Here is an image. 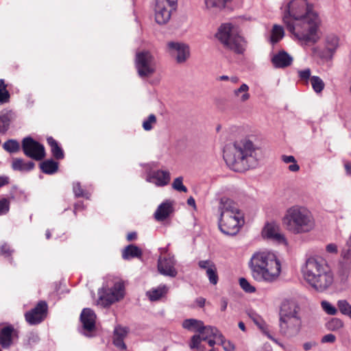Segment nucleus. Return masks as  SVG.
Segmentation results:
<instances>
[{"mask_svg": "<svg viewBox=\"0 0 351 351\" xmlns=\"http://www.w3.org/2000/svg\"><path fill=\"white\" fill-rule=\"evenodd\" d=\"M249 90V86L245 83H243L239 88L233 90L232 97L238 102L245 103L250 98Z\"/></svg>", "mask_w": 351, "mask_h": 351, "instance_id": "5701e85b", "label": "nucleus"}, {"mask_svg": "<svg viewBox=\"0 0 351 351\" xmlns=\"http://www.w3.org/2000/svg\"><path fill=\"white\" fill-rule=\"evenodd\" d=\"M311 84L313 90L317 93H320L325 87L324 81L318 76H312Z\"/></svg>", "mask_w": 351, "mask_h": 351, "instance_id": "c9c22d12", "label": "nucleus"}, {"mask_svg": "<svg viewBox=\"0 0 351 351\" xmlns=\"http://www.w3.org/2000/svg\"><path fill=\"white\" fill-rule=\"evenodd\" d=\"M302 326L300 316V307L293 300L285 301L280 308V332L287 338L297 336Z\"/></svg>", "mask_w": 351, "mask_h": 351, "instance_id": "0eeeda50", "label": "nucleus"}, {"mask_svg": "<svg viewBox=\"0 0 351 351\" xmlns=\"http://www.w3.org/2000/svg\"><path fill=\"white\" fill-rule=\"evenodd\" d=\"M288 169L291 172H297L300 170V166L298 165L297 161H295L294 163H291Z\"/></svg>", "mask_w": 351, "mask_h": 351, "instance_id": "13d9d810", "label": "nucleus"}, {"mask_svg": "<svg viewBox=\"0 0 351 351\" xmlns=\"http://www.w3.org/2000/svg\"><path fill=\"white\" fill-rule=\"evenodd\" d=\"M298 77L300 81L303 82V84L307 85L308 82H311V71L309 68H306L302 70H299L298 71Z\"/></svg>", "mask_w": 351, "mask_h": 351, "instance_id": "58836bf2", "label": "nucleus"}, {"mask_svg": "<svg viewBox=\"0 0 351 351\" xmlns=\"http://www.w3.org/2000/svg\"><path fill=\"white\" fill-rule=\"evenodd\" d=\"M326 251L330 254H337L338 252V247L335 243H329L326 246Z\"/></svg>", "mask_w": 351, "mask_h": 351, "instance_id": "603ef678", "label": "nucleus"}, {"mask_svg": "<svg viewBox=\"0 0 351 351\" xmlns=\"http://www.w3.org/2000/svg\"><path fill=\"white\" fill-rule=\"evenodd\" d=\"M128 334V329L124 327L118 326L114 329V337L124 339Z\"/></svg>", "mask_w": 351, "mask_h": 351, "instance_id": "09e8293b", "label": "nucleus"}, {"mask_svg": "<svg viewBox=\"0 0 351 351\" xmlns=\"http://www.w3.org/2000/svg\"><path fill=\"white\" fill-rule=\"evenodd\" d=\"M3 147L7 152L10 153L16 152L20 149L19 143L16 141L12 139L5 142Z\"/></svg>", "mask_w": 351, "mask_h": 351, "instance_id": "4c0bfd02", "label": "nucleus"}, {"mask_svg": "<svg viewBox=\"0 0 351 351\" xmlns=\"http://www.w3.org/2000/svg\"><path fill=\"white\" fill-rule=\"evenodd\" d=\"M83 326V333L87 337L93 336L95 330L96 315L90 308H84L80 315Z\"/></svg>", "mask_w": 351, "mask_h": 351, "instance_id": "f3484780", "label": "nucleus"}, {"mask_svg": "<svg viewBox=\"0 0 351 351\" xmlns=\"http://www.w3.org/2000/svg\"><path fill=\"white\" fill-rule=\"evenodd\" d=\"M339 265L351 267V250L343 247L341 254Z\"/></svg>", "mask_w": 351, "mask_h": 351, "instance_id": "72a5a7b5", "label": "nucleus"}, {"mask_svg": "<svg viewBox=\"0 0 351 351\" xmlns=\"http://www.w3.org/2000/svg\"><path fill=\"white\" fill-rule=\"evenodd\" d=\"M282 9V21L294 40L303 47L320 40L322 19L308 0H290Z\"/></svg>", "mask_w": 351, "mask_h": 351, "instance_id": "f257e3e1", "label": "nucleus"}, {"mask_svg": "<svg viewBox=\"0 0 351 351\" xmlns=\"http://www.w3.org/2000/svg\"><path fill=\"white\" fill-rule=\"evenodd\" d=\"M210 337L221 339V335L217 328L203 324V328H201L199 333L192 337L190 343L191 348L201 350V342L207 340Z\"/></svg>", "mask_w": 351, "mask_h": 351, "instance_id": "4468645a", "label": "nucleus"}, {"mask_svg": "<svg viewBox=\"0 0 351 351\" xmlns=\"http://www.w3.org/2000/svg\"><path fill=\"white\" fill-rule=\"evenodd\" d=\"M251 276L259 282L274 283L281 276L282 263L273 251L260 250L254 252L249 262Z\"/></svg>", "mask_w": 351, "mask_h": 351, "instance_id": "7ed1b4c3", "label": "nucleus"}, {"mask_svg": "<svg viewBox=\"0 0 351 351\" xmlns=\"http://www.w3.org/2000/svg\"><path fill=\"white\" fill-rule=\"evenodd\" d=\"M172 187L173 189L178 191H181L184 193L187 192L186 187L183 184V178L178 177L174 179L172 183Z\"/></svg>", "mask_w": 351, "mask_h": 351, "instance_id": "37998d69", "label": "nucleus"}, {"mask_svg": "<svg viewBox=\"0 0 351 351\" xmlns=\"http://www.w3.org/2000/svg\"><path fill=\"white\" fill-rule=\"evenodd\" d=\"M172 212V204L170 201L167 200L158 206L154 213V217L158 221H163L167 219Z\"/></svg>", "mask_w": 351, "mask_h": 351, "instance_id": "4be33fe9", "label": "nucleus"}, {"mask_svg": "<svg viewBox=\"0 0 351 351\" xmlns=\"http://www.w3.org/2000/svg\"><path fill=\"white\" fill-rule=\"evenodd\" d=\"M9 202L5 199L0 200V215L7 213L9 210Z\"/></svg>", "mask_w": 351, "mask_h": 351, "instance_id": "8fccbe9b", "label": "nucleus"}, {"mask_svg": "<svg viewBox=\"0 0 351 351\" xmlns=\"http://www.w3.org/2000/svg\"><path fill=\"white\" fill-rule=\"evenodd\" d=\"M350 269L351 267L340 265L337 273V278L341 282L346 283L348 281Z\"/></svg>", "mask_w": 351, "mask_h": 351, "instance_id": "e433bc0d", "label": "nucleus"}, {"mask_svg": "<svg viewBox=\"0 0 351 351\" xmlns=\"http://www.w3.org/2000/svg\"><path fill=\"white\" fill-rule=\"evenodd\" d=\"M198 266L200 269L206 271V274L208 271L215 269L216 267L215 264L211 260H202L198 262Z\"/></svg>", "mask_w": 351, "mask_h": 351, "instance_id": "c03bdc74", "label": "nucleus"}, {"mask_svg": "<svg viewBox=\"0 0 351 351\" xmlns=\"http://www.w3.org/2000/svg\"><path fill=\"white\" fill-rule=\"evenodd\" d=\"M196 303L199 306L202 307L206 303V299L204 298H198L196 300Z\"/></svg>", "mask_w": 351, "mask_h": 351, "instance_id": "e2e57ef3", "label": "nucleus"}, {"mask_svg": "<svg viewBox=\"0 0 351 351\" xmlns=\"http://www.w3.org/2000/svg\"><path fill=\"white\" fill-rule=\"evenodd\" d=\"M336 341V337L333 334H327L322 338V343H334Z\"/></svg>", "mask_w": 351, "mask_h": 351, "instance_id": "6e6d98bb", "label": "nucleus"}, {"mask_svg": "<svg viewBox=\"0 0 351 351\" xmlns=\"http://www.w3.org/2000/svg\"><path fill=\"white\" fill-rule=\"evenodd\" d=\"M218 210L220 214L219 228L226 235L237 234L244 224L243 214L237 204L228 197L220 199Z\"/></svg>", "mask_w": 351, "mask_h": 351, "instance_id": "423d86ee", "label": "nucleus"}, {"mask_svg": "<svg viewBox=\"0 0 351 351\" xmlns=\"http://www.w3.org/2000/svg\"><path fill=\"white\" fill-rule=\"evenodd\" d=\"M261 149L245 138L227 144L223 148L226 164L235 171H243L258 165Z\"/></svg>", "mask_w": 351, "mask_h": 351, "instance_id": "f03ea898", "label": "nucleus"}, {"mask_svg": "<svg viewBox=\"0 0 351 351\" xmlns=\"http://www.w3.org/2000/svg\"><path fill=\"white\" fill-rule=\"evenodd\" d=\"M187 204L191 206H193V208H196V205H195V201L193 197H190L188 199H187Z\"/></svg>", "mask_w": 351, "mask_h": 351, "instance_id": "69168bd1", "label": "nucleus"}, {"mask_svg": "<svg viewBox=\"0 0 351 351\" xmlns=\"http://www.w3.org/2000/svg\"><path fill=\"white\" fill-rule=\"evenodd\" d=\"M8 182V178L7 177H0V187L5 185Z\"/></svg>", "mask_w": 351, "mask_h": 351, "instance_id": "338daca9", "label": "nucleus"}, {"mask_svg": "<svg viewBox=\"0 0 351 351\" xmlns=\"http://www.w3.org/2000/svg\"><path fill=\"white\" fill-rule=\"evenodd\" d=\"M281 160L286 164L294 163L296 161L295 158L293 156L282 155Z\"/></svg>", "mask_w": 351, "mask_h": 351, "instance_id": "4d7b16f0", "label": "nucleus"}, {"mask_svg": "<svg viewBox=\"0 0 351 351\" xmlns=\"http://www.w3.org/2000/svg\"><path fill=\"white\" fill-rule=\"evenodd\" d=\"M330 328L332 330H337L343 327V324L341 320L339 319H332L331 322L329 323Z\"/></svg>", "mask_w": 351, "mask_h": 351, "instance_id": "3c124183", "label": "nucleus"}, {"mask_svg": "<svg viewBox=\"0 0 351 351\" xmlns=\"http://www.w3.org/2000/svg\"><path fill=\"white\" fill-rule=\"evenodd\" d=\"M156 123V118L155 115L150 114L148 118L145 120L143 123V128L145 130H151L153 128V125Z\"/></svg>", "mask_w": 351, "mask_h": 351, "instance_id": "a18cd8bd", "label": "nucleus"}, {"mask_svg": "<svg viewBox=\"0 0 351 351\" xmlns=\"http://www.w3.org/2000/svg\"><path fill=\"white\" fill-rule=\"evenodd\" d=\"M136 237V234L135 232L129 233L127 236L128 240L131 241L134 239Z\"/></svg>", "mask_w": 351, "mask_h": 351, "instance_id": "774afa93", "label": "nucleus"}, {"mask_svg": "<svg viewBox=\"0 0 351 351\" xmlns=\"http://www.w3.org/2000/svg\"><path fill=\"white\" fill-rule=\"evenodd\" d=\"M206 276L210 284L213 285L217 284L219 278L217 274V267H215V269H210V271H208V272L206 273Z\"/></svg>", "mask_w": 351, "mask_h": 351, "instance_id": "49530a36", "label": "nucleus"}, {"mask_svg": "<svg viewBox=\"0 0 351 351\" xmlns=\"http://www.w3.org/2000/svg\"><path fill=\"white\" fill-rule=\"evenodd\" d=\"M22 147L25 154L35 160H40L45 155L44 147L30 137L23 140Z\"/></svg>", "mask_w": 351, "mask_h": 351, "instance_id": "2eb2a0df", "label": "nucleus"}, {"mask_svg": "<svg viewBox=\"0 0 351 351\" xmlns=\"http://www.w3.org/2000/svg\"><path fill=\"white\" fill-rule=\"evenodd\" d=\"M281 221L285 230L293 235L308 234L317 228L312 210L302 204H293L286 208Z\"/></svg>", "mask_w": 351, "mask_h": 351, "instance_id": "20e7f679", "label": "nucleus"}, {"mask_svg": "<svg viewBox=\"0 0 351 351\" xmlns=\"http://www.w3.org/2000/svg\"><path fill=\"white\" fill-rule=\"evenodd\" d=\"M136 67L141 77L151 76L156 71V62L148 51L139 52L136 56Z\"/></svg>", "mask_w": 351, "mask_h": 351, "instance_id": "f8f14e48", "label": "nucleus"}, {"mask_svg": "<svg viewBox=\"0 0 351 351\" xmlns=\"http://www.w3.org/2000/svg\"><path fill=\"white\" fill-rule=\"evenodd\" d=\"M169 291V287L165 285H161L147 291L146 295L150 301H157L166 296Z\"/></svg>", "mask_w": 351, "mask_h": 351, "instance_id": "b1692460", "label": "nucleus"}, {"mask_svg": "<svg viewBox=\"0 0 351 351\" xmlns=\"http://www.w3.org/2000/svg\"><path fill=\"white\" fill-rule=\"evenodd\" d=\"M337 305L343 315L351 319V304L347 300H340L337 302Z\"/></svg>", "mask_w": 351, "mask_h": 351, "instance_id": "f704fd0d", "label": "nucleus"}, {"mask_svg": "<svg viewBox=\"0 0 351 351\" xmlns=\"http://www.w3.org/2000/svg\"><path fill=\"white\" fill-rule=\"evenodd\" d=\"M47 305L45 302L40 301L34 308L25 313V319L30 324H37L46 317Z\"/></svg>", "mask_w": 351, "mask_h": 351, "instance_id": "a211bd4d", "label": "nucleus"}, {"mask_svg": "<svg viewBox=\"0 0 351 351\" xmlns=\"http://www.w3.org/2000/svg\"><path fill=\"white\" fill-rule=\"evenodd\" d=\"M263 239L271 240L279 244L287 245V240L284 234L280 232V227L276 223H267L261 231Z\"/></svg>", "mask_w": 351, "mask_h": 351, "instance_id": "dca6fc26", "label": "nucleus"}, {"mask_svg": "<svg viewBox=\"0 0 351 351\" xmlns=\"http://www.w3.org/2000/svg\"><path fill=\"white\" fill-rule=\"evenodd\" d=\"M271 62L275 68L283 69L291 65L293 57L285 51H280L271 57Z\"/></svg>", "mask_w": 351, "mask_h": 351, "instance_id": "412c9836", "label": "nucleus"}, {"mask_svg": "<svg viewBox=\"0 0 351 351\" xmlns=\"http://www.w3.org/2000/svg\"><path fill=\"white\" fill-rule=\"evenodd\" d=\"M123 339L122 338H118L116 337H114V344L119 349L125 350L126 348V346L123 342Z\"/></svg>", "mask_w": 351, "mask_h": 351, "instance_id": "864d4df0", "label": "nucleus"}, {"mask_svg": "<svg viewBox=\"0 0 351 351\" xmlns=\"http://www.w3.org/2000/svg\"><path fill=\"white\" fill-rule=\"evenodd\" d=\"M58 163L52 160H46L41 163L42 171L48 174H52L58 170Z\"/></svg>", "mask_w": 351, "mask_h": 351, "instance_id": "473e14b6", "label": "nucleus"}, {"mask_svg": "<svg viewBox=\"0 0 351 351\" xmlns=\"http://www.w3.org/2000/svg\"><path fill=\"white\" fill-rule=\"evenodd\" d=\"M239 285L241 289L246 293H252L256 291L255 287L251 285L250 282L244 278L239 279Z\"/></svg>", "mask_w": 351, "mask_h": 351, "instance_id": "79ce46f5", "label": "nucleus"}, {"mask_svg": "<svg viewBox=\"0 0 351 351\" xmlns=\"http://www.w3.org/2000/svg\"><path fill=\"white\" fill-rule=\"evenodd\" d=\"M12 167L14 170L27 171L34 168V163L33 162H25L22 159L15 158L12 161Z\"/></svg>", "mask_w": 351, "mask_h": 351, "instance_id": "c85d7f7f", "label": "nucleus"}, {"mask_svg": "<svg viewBox=\"0 0 351 351\" xmlns=\"http://www.w3.org/2000/svg\"><path fill=\"white\" fill-rule=\"evenodd\" d=\"M218 340L219 341H222V337H221V339H219V338H214V337H210L208 338L207 340H206L208 345L210 346V347H213L214 345L216 343V341Z\"/></svg>", "mask_w": 351, "mask_h": 351, "instance_id": "052dcab7", "label": "nucleus"}, {"mask_svg": "<svg viewBox=\"0 0 351 351\" xmlns=\"http://www.w3.org/2000/svg\"><path fill=\"white\" fill-rule=\"evenodd\" d=\"M1 254L5 256H9L11 254L10 247L7 245H3L1 248Z\"/></svg>", "mask_w": 351, "mask_h": 351, "instance_id": "bf43d9fd", "label": "nucleus"}, {"mask_svg": "<svg viewBox=\"0 0 351 351\" xmlns=\"http://www.w3.org/2000/svg\"><path fill=\"white\" fill-rule=\"evenodd\" d=\"M178 0H155L154 18L159 25L167 24L172 12L176 9Z\"/></svg>", "mask_w": 351, "mask_h": 351, "instance_id": "9d476101", "label": "nucleus"}, {"mask_svg": "<svg viewBox=\"0 0 351 351\" xmlns=\"http://www.w3.org/2000/svg\"><path fill=\"white\" fill-rule=\"evenodd\" d=\"M313 346H315V343L313 342H306L303 344V348L305 350H309Z\"/></svg>", "mask_w": 351, "mask_h": 351, "instance_id": "0e129e2a", "label": "nucleus"}, {"mask_svg": "<svg viewBox=\"0 0 351 351\" xmlns=\"http://www.w3.org/2000/svg\"><path fill=\"white\" fill-rule=\"evenodd\" d=\"M258 325L259 328L262 330L263 332L265 335H267L268 338L271 339L272 341H274L275 343H276L278 345H279L283 349L285 348V346L282 343L278 342L277 339H274L269 335L268 328L265 324H258Z\"/></svg>", "mask_w": 351, "mask_h": 351, "instance_id": "de8ad7c7", "label": "nucleus"}, {"mask_svg": "<svg viewBox=\"0 0 351 351\" xmlns=\"http://www.w3.org/2000/svg\"><path fill=\"white\" fill-rule=\"evenodd\" d=\"M228 306V301L226 298H222L221 300V311H225Z\"/></svg>", "mask_w": 351, "mask_h": 351, "instance_id": "680f3d73", "label": "nucleus"}, {"mask_svg": "<svg viewBox=\"0 0 351 351\" xmlns=\"http://www.w3.org/2000/svg\"><path fill=\"white\" fill-rule=\"evenodd\" d=\"M232 0H205L206 8L209 11H220Z\"/></svg>", "mask_w": 351, "mask_h": 351, "instance_id": "bb28decb", "label": "nucleus"}, {"mask_svg": "<svg viewBox=\"0 0 351 351\" xmlns=\"http://www.w3.org/2000/svg\"><path fill=\"white\" fill-rule=\"evenodd\" d=\"M14 328L11 326H5L0 332V343L3 347H8L12 343Z\"/></svg>", "mask_w": 351, "mask_h": 351, "instance_id": "393cba45", "label": "nucleus"}, {"mask_svg": "<svg viewBox=\"0 0 351 351\" xmlns=\"http://www.w3.org/2000/svg\"><path fill=\"white\" fill-rule=\"evenodd\" d=\"M47 142L51 147V152L53 156L57 159L62 158L64 156L63 152L58 146L57 142L52 137H49L47 138Z\"/></svg>", "mask_w": 351, "mask_h": 351, "instance_id": "2f4dec72", "label": "nucleus"}, {"mask_svg": "<svg viewBox=\"0 0 351 351\" xmlns=\"http://www.w3.org/2000/svg\"><path fill=\"white\" fill-rule=\"evenodd\" d=\"M305 282L315 291L324 293L331 288L334 276L328 265L317 256L308 258L301 267Z\"/></svg>", "mask_w": 351, "mask_h": 351, "instance_id": "39448f33", "label": "nucleus"}, {"mask_svg": "<svg viewBox=\"0 0 351 351\" xmlns=\"http://www.w3.org/2000/svg\"><path fill=\"white\" fill-rule=\"evenodd\" d=\"M223 46L236 53L241 54L245 50L247 43L241 35L239 27L231 23L221 24L215 34Z\"/></svg>", "mask_w": 351, "mask_h": 351, "instance_id": "6e6552de", "label": "nucleus"}, {"mask_svg": "<svg viewBox=\"0 0 351 351\" xmlns=\"http://www.w3.org/2000/svg\"><path fill=\"white\" fill-rule=\"evenodd\" d=\"M12 119L13 112L12 111L6 110L0 114V134L7 132Z\"/></svg>", "mask_w": 351, "mask_h": 351, "instance_id": "a878e982", "label": "nucleus"}, {"mask_svg": "<svg viewBox=\"0 0 351 351\" xmlns=\"http://www.w3.org/2000/svg\"><path fill=\"white\" fill-rule=\"evenodd\" d=\"M203 322L196 319H187L183 321L182 327L191 331L199 333L201 328H203Z\"/></svg>", "mask_w": 351, "mask_h": 351, "instance_id": "cd10ccee", "label": "nucleus"}, {"mask_svg": "<svg viewBox=\"0 0 351 351\" xmlns=\"http://www.w3.org/2000/svg\"><path fill=\"white\" fill-rule=\"evenodd\" d=\"M73 192L76 196H86L84 193L82 189L81 188L80 183H75L73 185Z\"/></svg>", "mask_w": 351, "mask_h": 351, "instance_id": "5fc2aeb1", "label": "nucleus"}, {"mask_svg": "<svg viewBox=\"0 0 351 351\" xmlns=\"http://www.w3.org/2000/svg\"><path fill=\"white\" fill-rule=\"evenodd\" d=\"M324 47L321 49L318 46L311 48V56L318 58L323 62L330 61L339 47V38L335 34L327 35L324 41Z\"/></svg>", "mask_w": 351, "mask_h": 351, "instance_id": "1a4fd4ad", "label": "nucleus"}, {"mask_svg": "<svg viewBox=\"0 0 351 351\" xmlns=\"http://www.w3.org/2000/svg\"><path fill=\"white\" fill-rule=\"evenodd\" d=\"M167 48L168 53L175 58L178 63H184L190 57V47L186 43L170 41L167 43Z\"/></svg>", "mask_w": 351, "mask_h": 351, "instance_id": "ddd939ff", "label": "nucleus"}, {"mask_svg": "<svg viewBox=\"0 0 351 351\" xmlns=\"http://www.w3.org/2000/svg\"><path fill=\"white\" fill-rule=\"evenodd\" d=\"M171 179L170 173L168 171L157 170L150 174L147 181L154 184L158 186H164L169 184Z\"/></svg>", "mask_w": 351, "mask_h": 351, "instance_id": "aec40b11", "label": "nucleus"}, {"mask_svg": "<svg viewBox=\"0 0 351 351\" xmlns=\"http://www.w3.org/2000/svg\"><path fill=\"white\" fill-rule=\"evenodd\" d=\"M10 94L6 89V85L3 80H0V103H6L9 101Z\"/></svg>", "mask_w": 351, "mask_h": 351, "instance_id": "a19ab883", "label": "nucleus"}, {"mask_svg": "<svg viewBox=\"0 0 351 351\" xmlns=\"http://www.w3.org/2000/svg\"><path fill=\"white\" fill-rule=\"evenodd\" d=\"M142 252L137 246L130 245L125 248L122 256L124 259L141 256Z\"/></svg>", "mask_w": 351, "mask_h": 351, "instance_id": "c756f323", "label": "nucleus"}, {"mask_svg": "<svg viewBox=\"0 0 351 351\" xmlns=\"http://www.w3.org/2000/svg\"><path fill=\"white\" fill-rule=\"evenodd\" d=\"M285 35L284 29L282 26L278 25H274L270 36V41L274 44L281 40Z\"/></svg>", "mask_w": 351, "mask_h": 351, "instance_id": "7c9ffc66", "label": "nucleus"}, {"mask_svg": "<svg viewBox=\"0 0 351 351\" xmlns=\"http://www.w3.org/2000/svg\"><path fill=\"white\" fill-rule=\"evenodd\" d=\"M176 261L174 258L169 257L159 258L158 263V269L159 272L167 276L175 277L177 275V271L175 269Z\"/></svg>", "mask_w": 351, "mask_h": 351, "instance_id": "6ab92c4d", "label": "nucleus"}, {"mask_svg": "<svg viewBox=\"0 0 351 351\" xmlns=\"http://www.w3.org/2000/svg\"><path fill=\"white\" fill-rule=\"evenodd\" d=\"M321 306L323 311L328 315H335L337 313V308L332 305L330 302L326 300L321 302Z\"/></svg>", "mask_w": 351, "mask_h": 351, "instance_id": "ea45409f", "label": "nucleus"}, {"mask_svg": "<svg viewBox=\"0 0 351 351\" xmlns=\"http://www.w3.org/2000/svg\"><path fill=\"white\" fill-rule=\"evenodd\" d=\"M124 295V285L121 281L118 280L112 287L103 288L102 291L99 293V303L104 306H107L123 299Z\"/></svg>", "mask_w": 351, "mask_h": 351, "instance_id": "9b49d317", "label": "nucleus"}]
</instances>
